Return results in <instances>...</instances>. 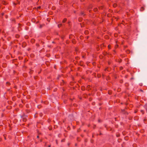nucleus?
Here are the masks:
<instances>
[{
    "instance_id": "obj_1",
    "label": "nucleus",
    "mask_w": 147,
    "mask_h": 147,
    "mask_svg": "<svg viewBox=\"0 0 147 147\" xmlns=\"http://www.w3.org/2000/svg\"><path fill=\"white\" fill-rule=\"evenodd\" d=\"M66 18L64 19L63 20V22L64 23L66 22Z\"/></svg>"
},
{
    "instance_id": "obj_2",
    "label": "nucleus",
    "mask_w": 147,
    "mask_h": 147,
    "mask_svg": "<svg viewBox=\"0 0 147 147\" xmlns=\"http://www.w3.org/2000/svg\"><path fill=\"white\" fill-rule=\"evenodd\" d=\"M144 10V7H142L141 8V9H140V10L141 11H142L143 10Z\"/></svg>"
},
{
    "instance_id": "obj_3",
    "label": "nucleus",
    "mask_w": 147,
    "mask_h": 147,
    "mask_svg": "<svg viewBox=\"0 0 147 147\" xmlns=\"http://www.w3.org/2000/svg\"><path fill=\"white\" fill-rule=\"evenodd\" d=\"M61 24H59L58 25V27H60V26H61Z\"/></svg>"
},
{
    "instance_id": "obj_4",
    "label": "nucleus",
    "mask_w": 147,
    "mask_h": 147,
    "mask_svg": "<svg viewBox=\"0 0 147 147\" xmlns=\"http://www.w3.org/2000/svg\"><path fill=\"white\" fill-rule=\"evenodd\" d=\"M145 108H146V109L147 111V105H146V106H145Z\"/></svg>"
},
{
    "instance_id": "obj_5",
    "label": "nucleus",
    "mask_w": 147,
    "mask_h": 147,
    "mask_svg": "<svg viewBox=\"0 0 147 147\" xmlns=\"http://www.w3.org/2000/svg\"><path fill=\"white\" fill-rule=\"evenodd\" d=\"M7 84H9V82H7V83H6Z\"/></svg>"
},
{
    "instance_id": "obj_6",
    "label": "nucleus",
    "mask_w": 147,
    "mask_h": 147,
    "mask_svg": "<svg viewBox=\"0 0 147 147\" xmlns=\"http://www.w3.org/2000/svg\"><path fill=\"white\" fill-rule=\"evenodd\" d=\"M50 146H51L50 145H49V146L48 147H50Z\"/></svg>"
},
{
    "instance_id": "obj_7",
    "label": "nucleus",
    "mask_w": 147,
    "mask_h": 147,
    "mask_svg": "<svg viewBox=\"0 0 147 147\" xmlns=\"http://www.w3.org/2000/svg\"><path fill=\"white\" fill-rule=\"evenodd\" d=\"M3 15V13H2V15Z\"/></svg>"
},
{
    "instance_id": "obj_8",
    "label": "nucleus",
    "mask_w": 147,
    "mask_h": 147,
    "mask_svg": "<svg viewBox=\"0 0 147 147\" xmlns=\"http://www.w3.org/2000/svg\"><path fill=\"white\" fill-rule=\"evenodd\" d=\"M2 116L3 117V115H2Z\"/></svg>"
},
{
    "instance_id": "obj_9",
    "label": "nucleus",
    "mask_w": 147,
    "mask_h": 147,
    "mask_svg": "<svg viewBox=\"0 0 147 147\" xmlns=\"http://www.w3.org/2000/svg\"><path fill=\"white\" fill-rule=\"evenodd\" d=\"M37 137V138H38V136Z\"/></svg>"
}]
</instances>
